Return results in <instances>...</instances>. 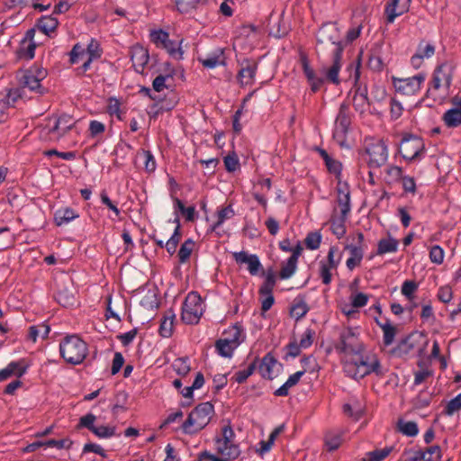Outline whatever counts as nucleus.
<instances>
[{"mask_svg": "<svg viewBox=\"0 0 461 461\" xmlns=\"http://www.w3.org/2000/svg\"><path fill=\"white\" fill-rule=\"evenodd\" d=\"M367 65L373 71L379 72L384 68V61L375 50L370 53Z\"/></svg>", "mask_w": 461, "mask_h": 461, "instance_id": "62", "label": "nucleus"}, {"mask_svg": "<svg viewBox=\"0 0 461 461\" xmlns=\"http://www.w3.org/2000/svg\"><path fill=\"white\" fill-rule=\"evenodd\" d=\"M310 307L302 297H296L291 306L290 314L295 318V321L303 319L309 312Z\"/></svg>", "mask_w": 461, "mask_h": 461, "instance_id": "34", "label": "nucleus"}, {"mask_svg": "<svg viewBox=\"0 0 461 461\" xmlns=\"http://www.w3.org/2000/svg\"><path fill=\"white\" fill-rule=\"evenodd\" d=\"M203 313V300L197 292H190L185 297L181 319L185 324H197Z\"/></svg>", "mask_w": 461, "mask_h": 461, "instance_id": "7", "label": "nucleus"}, {"mask_svg": "<svg viewBox=\"0 0 461 461\" xmlns=\"http://www.w3.org/2000/svg\"><path fill=\"white\" fill-rule=\"evenodd\" d=\"M232 257L237 264H246L248 271L251 276L258 274L260 269H263L258 257L256 254H249L247 251L234 252Z\"/></svg>", "mask_w": 461, "mask_h": 461, "instance_id": "19", "label": "nucleus"}, {"mask_svg": "<svg viewBox=\"0 0 461 461\" xmlns=\"http://www.w3.org/2000/svg\"><path fill=\"white\" fill-rule=\"evenodd\" d=\"M225 169L228 172H234L240 167V161L235 152L229 153L223 158Z\"/></svg>", "mask_w": 461, "mask_h": 461, "instance_id": "63", "label": "nucleus"}, {"mask_svg": "<svg viewBox=\"0 0 461 461\" xmlns=\"http://www.w3.org/2000/svg\"><path fill=\"white\" fill-rule=\"evenodd\" d=\"M411 0H390L384 6L386 23H393L394 20L410 10Z\"/></svg>", "mask_w": 461, "mask_h": 461, "instance_id": "18", "label": "nucleus"}, {"mask_svg": "<svg viewBox=\"0 0 461 461\" xmlns=\"http://www.w3.org/2000/svg\"><path fill=\"white\" fill-rule=\"evenodd\" d=\"M399 152L405 160L420 159L425 153L423 139L415 134L403 135L399 146Z\"/></svg>", "mask_w": 461, "mask_h": 461, "instance_id": "8", "label": "nucleus"}, {"mask_svg": "<svg viewBox=\"0 0 461 461\" xmlns=\"http://www.w3.org/2000/svg\"><path fill=\"white\" fill-rule=\"evenodd\" d=\"M188 360L189 358L187 357H183L175 359L173 362L172 367L178 375L185 376L190 372L191 367L189 366Z\"/></svg>", "mask_w": 461, "mask_h": 461, "instance_id": "51", "label": "nucleus"}, {"mask_svg": "<svg viewBox=\"0 0 461 461\" xmlns=\"http://www.w3.org/2000/svg\"><path fill=\"white\" fill-rule=\"evenodd\" d=\"M198 61L206 68L226 66V57L223 48H217L204 57H199Z\"/></svg>", "mask_w": 461, "mask_h": 461, "instance_id": "25", "label": "nucleus"}, {"mask_svg": "<svg viewBox=\"0 0 461 461\" xmlns=\"http://www.w3.org/2000/svg\"><path fill=\"white\" fill-rule=\"evenodd\" d=\"M442 120L448 128H456L461 124V111L454 105L443 114Z\"/></svg>", "mask_w": 461, "mask_h": 461, "instance_id": "36", "label": "nucleus"}, {"mask_svg": "<svg viewBox=\"0 0 461 461\" xmlns=\"http://www.w3.org/2000/svg\"><path fill=\"white\" fill-rule=\"evenodd\" d=\"M131 59L136 72L143 74L144 68L149 60V54L147 49L136 44L131 49Z\"/></svg>", "mask_w": 461, "mask_h": 461, "instance_id": "22", "label": "nucleus"}, {"mask_svg": "<svg viewBox=\"0 0 461 461\" xmlns=\"http://www.w3.org/2000/svg\"><path fill=\"white\" fill-rule=\"evenodd\" d=\"M392 450L393 447H389L367 452L366 455V458H364V461H382L390 455Z\"/></svg>", "mask_w": 461, "mask_h": 461, "instance_id": "55", "label": "nucleus"}, {"mask_svg": "<svg viewBox=\"0 0 461 461\" xmlns=\"http://www.w3.org/2000/svg\"><path fill=\"white\" fill-rule=\"evenodd\" d=\"M73 441L70 438L49 439L44 441L45 447H56L58 449H70Z\"/></svg>", "mask_w": 461, "mask_h": 461, "instance_id": "60", "label": "nucleus"}, {"mask_svg": "<svg viewBox=\"0 0 461 461\" xmlns=\"http://www.w3.org/2000/svg\"><path fill=\"white\" fill-rule=\"evenodd\" d=\"M343 368L347 375L355 380L362 379L372 373L378 376H383L384 374L376 355H364L363 352L346 360Z\"/></svg>", "mask_w": 461, "mask_h": 461, "instance_id": "1", "label": "nucleus"}, {"mask_svg": "<svg viewBox=\"0 0 461 461\" xmlns=\"http://www.w3.org/2000/svg\"><path fill=\"white\" fill-rule=\"evenodd\" d=\"M177 10L181 14H189L196 10L199 5H204L208 0H175Z\"/></svg>", "mask_w": 461, "mask_h": 461, "instance_id": "37", "label": "nucleus"}, {"mask_svg": "<svg viewBox=\"0 0 461 461\" xmlns=\"http://www.w3.org/2000/svg\"><path fill=\"white\" fill-rule=\"evenodd\" d=\"M242 329L240 326L233 325L230 327L228 330H224L223 335L225 336V339L230 341L231 344L235 345L236 347H239V345L241 343V334H242Z\"/></svg>", "mask_w": 461, "mask_h": 461, "instance_id": "49", "label": "nucleus"}, {"mask_svg": "<svg viewBox=\"0 0 461 461\" xmlns=\"http://www.w3.org/2000/svg\"><path fill=\"white\" fill-rule=\"evenodd\" d=\"M177 102V96L175 94H172L170 97L159 100L157 104L153 105V107L157 108L156 113L169 112L175 108Z\"/></svg>", "mask_w": 461, "mask_h": 461, "instance_id": "48", "label": "nucleus"}, {"mask_svg": "<svg viewBox=\"0 0 461 461\" xmlns=\"http://www.w3.org/2000/svg\"><path fill=\"white\" fill-rule=\"evenodd\" d=\"M321 242V235L318 231L309 232L304 240V243L307 249L315 250L319 249Z\"/></svg>", "mask_w": 461, "mask_h": 461, "instance_id": "59", "label": "nucleus"}, {"mask_svg": "<svg viewBox=\"0 0 461 461\" xmlns=\"http://www.w3.org/2000/svg\"><path fill=\"white\" fill-rule=\"evenodd\" d=\"M456 68V64L452 60L438 64L433 70L428 95H433L434 99H436L434 94L437 91L442 90L444 95H447L452 86Z\"/></svg>", "mask_w": 461, "mask_h": 461, "instance_id": "3", "label": "nucleus"}, {"mask_svg": "<svg viewBox=\"0 0 461 461\" xmlns=\"http://www.w3.org/2000/svg\"><path fill=\"white\" fill-rule=\"evenodd\" d=\"M257 363L258 359L256 358L247 366V368L236 372L231 379L238 384H243L255 372L257 368Z\"/></svg>", "mask_w": 461, "mask_h": 461, "instance_id": "50", "label": "nucleus"}, {"mask_svg": "<svg viewBox=\"0 0 461 461\" xmlns=\"http://www.w3.org/2000/svg\"><path fill=\"white\" fill-rule=\"evenodd\" d=\"M359 71L358 68L356 70L355 85L351 89L350 93H353L352 104L356 112L360 114L365 113L370 105V100L368 98L367 86L366 85H359Z\"/></svg>", "mask_w": 461, "mask_h": 461, "instance_id": "13", "label": "nucleus"}, {"mask_svg": "<svg viewBox=\"0 0 461 461\" xmlns=\"http://www.w3.org/2000/svg\"><path fill=\"white\" fill-rule=\"evenodd\" d=\"M425 80V75L420 73L411 77L398 78L393 80L396 90L406 95H413L420 89Z\"/></svg>", "mask_w": 461, "mask_h": 461, "instance_id": "15", "label": "nucleus"}, {"mask_svg": "<svg viewBox=\"0 0 461 461\" xmlns=\"http://www.w3.org/2000/svg\"><path fill=\"white\" fill-rule=\"evenodd\" d=\"M182 41L183 40L177 42L175 41H171L168 38L164 46L162 47V49H165L167 51V53L175 59H182L184 54V51L182 50L181 48Z\"/></svg>", "mask_w": 461, "mask_h": 461, "instance_id": "44", "label": "nucleus"}, {"mask_svg": "<svg viewBox=\"0 0 461 461\" xmlns=\"http://www.w3.org/2000/svg\"><path fill=\"white\" fill-rule=\"evenodd\" d=\"M50 331V327L42 322L39 325H32L29 328L28 339L35 342L37 338L41 336L42 339H46Z\"/></svg>", "mask_w": 461, "mask_h": 461, "instance_id": "40", "label": "nucleus"}, {"mask_svg": "<svg viewBox=\"0 0 461 461\" xmlns=\"http://www.w3.org/2000/svg\"><path fill=\"white\" fill-rule=\"evenodd\" d=\"M335 348L338 352L352 355L353 357L362 353L365 347L353 329L348 328L340 332L339 342L336 344Z\"/></svg>", "mask_w": 461, "mask_h": 461, "instance_id": "10", "label": "nucleus"}, {"mask_svg": "<svg viewBox=\"0 0 461 461\" xmlns=\"http://www.w3.org/2000/svg\"><path fill=\"white\" fill-rule=\"evenodd\" d=\"M240 68L237 74V80L240 86L252 85L258 70V64L251 59H244L239 62Z\"/></svg>", "mask_w": 461, "mask_h": 461, "instance_id": "17", "label": "nucleus"}, {"mask_svg": "<svg viewBox=\"0 0 461 461\" xmlns=\"http://www.w3.org/2000/svg\"><path fill=\"white\" fill-rule=\"evenodd\" d=\"M342 411L346 416L356 421L359 420L364 414V407L357 400H353L351 403H344Z\"/></svg>", "mask_w": 461, "mask_h": 461, "instance_id": "32", "label": "nucleus"}, {"mask_svg": "<svg viewBox=\"0 0 461 461\" xmlns=\"http://www.w3.org/2000/svg\"><path fill=\"white\" fill-rule=\"evenodd\" d=\"M348 217H344L343 215H340L338 218H333L330 220V229L332 233L338 238L341 239L345 236L347 229L345 222L347 221Z\"/></svg>", "mask_w": 461, "mask_h": 461, "instance_id": "46", "label": "nucleus"}, {"mask_svg": "<svg viewBox=\"0 0 461 461\" xmlns=\"http://www.w3.org/2000/svg\"><path fill=\"white\" fill-rule=\"evenodd\" d=\"M398 247L399 241L389 235L388 238L381 239L378 241L376 255L382 256L386 253H394L398 250Z\"/></svg>", "mask_w": 461, "mask_h": 461, "instance_id": "31", "label": "nucleus"}, {"mask_svg": "<svg viewBox=\"0 0 461 461\" xmlns=\"http://www.w3.org/2000/svg\"><path fill=\"white\" fill-rule=\"evenodd\" d=\"M421 454H424V458L421 461H439L442 454L438 446H431L425 449H421Z\"/></svg>", "mask_w": 461, "mask_h": 461, "instance_id": "57", "label": "nucleus"}, {"mask_svg": "<svg viewBox=\"0 0 461 461\" xmlns=\"http://www.w3.org/2000/svg\"><path fill=\"white\" fill-rule=\"evenodd\" d=\"M342 443V436L339 433L329 432L325 436V445L329 451L338 449Z\"/></svg>", "mask_w": 461, "mask_h": 461, "instance_id": "53", "label": "nucleus"}, {"mask_svg": "<svg viewBox=\"0 0 461 461\" xmlns=\"http://www.w3.org/2000/svg\"><path fill=\"white\" fill-rule=\"evenodd\" d=\"M79 215L73 209L69 207L60 208L54 213V221L58 226L68 224L74 219L78 218Z\"/></svg>", "mask_w": 461, "mask_h": 461, "instance_id": "30", "label": "nucleus"}, {"mask_svg": "<svg viewBox=\"0 0 461 461\" xmlns=\"http://www.w3.org/2000/svg\"><path fill=\"white\" fill-rule=\"evenodd\" d=\"M338 198L337 202L340 207V213L344 217H348L350 212V192L348 183H341L339 181L337 185Z\"/></svg>", "mask_w": 461, "mask_h": 461, "instance_id": "26", "label": "nucleus"}, {"mask_svg": "<svg viewBox=\"0 0 461 461\" xmlns=\"http://www.w3.org/2000/svg\"><path fill=\"white\" fill-rule=\"evenodd\" d=\"M399 430L405 436L414 437L418 434L419 429L415 421H400Z\"/></svg>", "mask_w": 461, "mask_h": 461, "instance_id": "58", "label": "nucleus"}, {"mask_svg": "<svg viewBox=\"0 0 461 461\" xmlns=\"http://www.w3.org/2000/svg\"><path fill=\"white\" fill-rule=\"evenodd\" d=\"M365 158L369 168H379L388 159V149L383 140L368 144L365 149Z\"/></svg>", "mask_w": 461, "mask_h": 461, "instance_id": "11", "label": "nucleus"}, {"mask_svg": "<svg viewBox=\"0 0 461 461\" xmlns=\"http://www.w3.org/2000/svg\"><path fill=\"white\" fill-rule=\"evenodd\" d=\"M350 124L351 117L349 103L343 102L340 104L339 113L336 116L334 136L336 138L344 139L348 131Z\"/></svg>", "mask_w": 461, "mask_h": 461, "instance_id": "16", "label": "nucleus"}, {"mask_svg": "<svg viewBox=\"0 0 461 461\" xmlns=\"http://www.w3.org/2000/svg\"><path fill=\"white\" fill-rule=\"evenodd\" d=\"M55 299L63 307L72 306L76 302L74 294L68 288L59 290L55 294Z\"/></svg>", "mask_w": 461, "mask_h": 461, "instance_id": "43", "label": "nucleus"}, {"mask_svg": "<svg viewBox=\"0 0 461 461\" xmlns=\"http://www.w3.org/2000/svg\"><path fill=\"white\" fill-rule=\"evenodd\" d=\"M58 25V19L53 17L52 15L42 16L37 22L38 29L46 35H49L50 32H54L57 29Z\"/></svg>", "mask_w": 461, "mask_h": 461, "instance_id": "39", "label": "nucleus"}, {"mask_svg": "<svg viewBox=\"0 0 461 461\" xmlns=\"http://www.w3.org/2000/svg\"><path fill=\"white\" fill-rule=\"evenodd\" d=\"M375 321L377 326L383 330L384 345L386 347L392 345L396 335V328L391 324L388 319H386L385 322L379 321L377 318H375Z\"/></svg>", "mask_w": 461, "mask_h": 461, "instance_id": "33", "label": "nucleus"}, {"mask_svg": "<svg viewBox=\"0 0 461 461\" xmlns=\"http://www.w3.org/2000/svg\"><path fill=\"white\" fill-rule=\"evenodd\" d=\"M59 354L67 364L77 366L88 355L87 343L77 334H67L59 341Z\"/></svg>", "mask_w": 461, "mask_h": 461, "instance_id": "2", "label": "nucleus"}, {"mask_svg": "<svg viewBox=\"0 0 461 461\" xmlns=\"http://www.w3.org/2000/svg\"><path fill=\"white\" fill-rule=\"evenodd\" d=\"M213 414L214 407L210 402L199 403L183 423V431L186 434L199 432L209 424Z\"/></svg>", "mask_w": 461, "mask_h": 461, "instance_id": "5", "label": "nucleus"}, {"mask_svg": "<svg viewBox=\"0 0 461 461\" xmlns=\"http://www.w3.org/2000/svg\"><path fill=\"white\" fill-rule=\"evenodd\" d=\"M235 433L230 424L225 425L221 429L220 437L215 438V447L218 454L228 453L230 447H235L237 450V457L240 454V447L234 443Z\"/></svg>", "mask_w": 461, "mask_h": 461, "instance_id": "14", "label": "nucleus"}, {"mask_svg": "<svg viewBox=\"0 0 461 461\" xmlns=\"http://www.w3.org/2000/svg\"><path fill=\"white\" fill-rule=\"evenodd\" d=\"M169 37L168 32L159 30H152L149 33L150 41L158 48H162Z\"/></svg>", "mask_w": 461, "mask_h": 461, "instance_id": "56", "label": "nucleus"}, {"mask_svg": "<svg viewBox=\"0 0 461 461\" xmlns=\"http://www.w3.org/2000/svg\"><path fill=\"white\" fill-rule=\"evenodd\" d=\"M235 345L231 344L227 339H219L215 342V348L217 353L223 357H231L234 350L237 348Z\"/></svg>", "mask_w": 461, "mask_h": 461, "instance_id": "42", "label": "nucleus"}, {"mask_svg": "<svg viewBox=\"0 0 461 461\" xmlns=\"http://www.w3.org/2000/svg\"><path fill=\"white\" fill-rule=\"evenodd\" d=\"M221 457L216 456L210 452L204 450L198 455V461L210 460V461H232L237 458V450L235 447H230L228 453L220 454Z\"/></svg>", "mask_w": 461, "mask_h": 461, "instance_id": "35", "label": "nucleus"}, {"mask_svg": "<svg viewBox=\"0 0 461 461\" xmlns=\"http://www.w3.org/2000/svg\"><path fill=\"white\" fill-rule=\"evenodd\" d=\"M138 157H140L144 160V169L147 173H153L157 168L156 159L149 150L140 149L137 153Z\"/></svg>", "mask_w": 461, "mask_h": 461, "instance_id": "47", "label": "nucleus"}, {"mask_svg": "<svg viewBox=\"0 0 461 461\" xmlns=\"http://www.w3.org/2000/svg\"><path fill=\"white\" fill-rule=\"evenodd\" d=\"M461 410V393L451 399L446 405L443 413L447 416H452L455 412Z\"/></svg>", "mask_w": 461, "mask_h": 461, "instance_id": "61", "label": "nucleus"}, {"mask_svg": "<svg viewBox=\"0 0 461 461\" xmlns=\"http://www.w3.org/2000/svg\"><path fill=\"white\" fill-rule=\"evenodd\" d=\"M355 244H348L345 246V249L350 253V258H354L357 260H362L364 257L366 244L365 243V236L362 232L358 231L356 237Z\"/></svg>", "mask_w": 461, "mask_h": 461, "instance_id": "27", "label": "nucleus"}, {"mask_svg": "<svg viewBox=\"0 0 461 461\" xmlns=\"http://www.w3.org/2000/svg\"><path fill=\"white\" fill-rule=\"evenodd\" d=\"M276 363L277 360L271 353L266 354L258 366L260 375L265 379L273 380V367Z\"/></svg>", "mask_w": 461, "mask_h": 461, "instance_id": "28", "label": "nucleus"}, {"mask_svg": "<svg viewBox=\"0 0 461 461\" xmlns=\"http://www.w3.org/2000/svg\"><path fill=\"white\" fill-rule=\"evenodd\" d=\"M194 246L195 242L191 238L184 241V243L180 246L177 254L180 264H185L189 260Z\"/></svg>", "mask_w": 461, "mask_h": 461, "instance_id": "41", "label": "nucleus"}, {"mask_svg": "<svg viewBox=\"0 0 461 461\" xmlns=\"http://www.w3.org/2000/svg\"><path fill=\"white\" fill-rule=\"evenodd\" d=\"M331 44L332 51H336L338 48H341V53L345 49V43L341 39L340 31L336 23H327L322 24L317 33V45L325 49V45Z\"/></svg>", "mask_w": 461, "mask_h": 461, "instance_id": "9", "label": "nucleus"}, {"mask_svg": "<svg viewBox=\"0 0 461 461\" xmlns=\"http://www.w3.org/2000/svg\"><path fill=\"white\" fill-rule=\"evenodd\" d=\"M429 342V340L424 332L415 330L402 339L396 347L392 349V354L398 357H403L411 352H416L419 357H423Z\"/></svg>", "mask_w": 461, "mask_h": 461, "instance_id": "4", "label": "nucleus"}, {"mask_svg": "<svg viewBox=\"0 0 461 461\" xmlns=\"http://www.w3.org/2000/svg\"><path fill=\"white\" fill-rule=\"evenodd\" d=\"M176 314L172 309H169L161 321L158 332L163 338H169L173 333L174 320Z\"/></svg>", "mask_w": 461, "mask_h": 461, "instance_id": "29", "label": "nucleus"}, {"mask_svg": "<svg viewBox=\"0 0 461 461\" xmlns=\"http://www.w3.org/2000/svg\"><path fill=\"white\" fill-rule=\"evenodd\" d=\"M86 53L88 54V59H98L103 55V49L101 48V45L99 41L94 38H92L87 44L86 47Z\"/></svg>", "mask_w": 461, "mask_h": 461, "instance_id": "54", "label": "nucleus"}, {"mask_svg": "<svg viewBox=\"0 0 461 461\" xmlns=\"http://www.w3.org/2000/svg\"><path fill=\"white\" fill-rule=\"evenodd\" d=\"M276 285V275L272 269L267 273L266 279L258 289V294H271Z\"/></svg>", "mask_w": 461, "mask_h": 461, "instance_id": "52", "label": "nucleus"}, {"mask_svg": "<svg viewBox=\"0 0 461 461\" xmlns=\"http://www.w3.org/2000/svg\"><path fill=\"white\" fill-rule=\"evenodd\" d=\"M75 122L72 116L63 113L55 119L54 125L50 129L49 132L59 140L74 127Z\"/></svg>", "mask_w": 461, "mask_h": 461, "instance_id": "23", "label": "nucleus"}, {"mask_svg": "<svg viewBox=\"0 0 461 461\" xmlns=\"http://www.w3.org/2000/svg\"><path fill=\"white\" fill-rule=\"evenodd\" d=\"M424 458V454H421V449H405L402 453V461H421Z\"/></svg>", "mask_w": 461, "mask_h": 461, "instance_id": "64", "label": "nucleus"}, {"mask_svg": "<svg viewBox=\"0 0 461 461\" xmlns=\"http://www.w3.org/2000/svg\"><path fill=\"white\" fill-rule=\"evenodd\" d=\"M48 75L47 69L41 65H33L30 68L21 70L17 73V78L23 87H27L31 91L43 94V87L41 82L46 78Z\"/></svg>", "mask_w": 461, "mask_h": 461, "instance_id": "6", "label": "nucleus"}, {"mask_svg": "<svg viewBox=\"0 0 461 461\" xmlns=\"http://www.w3.org/2000/svg\"><path fill=\"white\" fill-rule=\"evenodd\" d=\"M300 62L311 90L313 93L318 92L324 84L325 79L316 75L314 69L310 66V62L306 55H301Z\"/></svg>", "mask_w": 461, "mask_h": 461, "instance_id": "20", "label": "nucleus"}, {"mask_svg": "<svg viewBox=\"0 0 461 461\" xmlns=\"http://www.w3.org/2000/svg\"><path fill=\"white\" fill-rule=\"evenodd\" d=\"M234 215L235 212L231 204L220 208L216 213L217 221L211 226V231H216V230L221 226L226 220L231 219Z\"/></svg>", "mask_w": 461, "mask_h": 461, "instance_id": "38", "label": "nucleus"}, {"mask_svg": "<svg viewBox=\"0 0 461 461\" xmlns=\"http://www.w3.org/2000/svg\"><path fill=\"white\" fill-rule=\"evenodd\" d=\"M342 54L340 47L336 51H332V65L329 68H323L324 79L335 86L340 84L339 74L341 69Z\"/></svg>", "mask_w": 461, "mask_h": 461, "instance_id": "21", "label": "nucleus"}, {"mask_svg": "<svg viewBox=\"0 0 461 461\" xmlns=\"http://www.w3.org/2000/svg\"><path fill=\"white\" fill-rule=\"evenodd\" d=\"M435 54V46L425 41H420L416 52L411 58V64L414 68H419L424 59H429Z\"/></svg>", "mask_w": 461, "mask_h": 461, "instance_id": "24", "label": "nucleus"}, {"mask_svg": "<svg viewBox=\"0 0 461 461\" xmlns=\"http://www.w3.org/2000/svg\"><path fill=\"white\" fill-rule=\"evenodd\" d=\"M297 263L298 261L291 258L283 262L279 272V278L282 280L290 278L297 269Z\"/></svg>", "mask_w": 461, "mask_h": 461, "instance_id": "45", "label": "nucleus"}, {"mask_svg": "<svg viewBox=\"0 0 461 461\" xmlns=\"http://www.w3.org/2000/svg\"><path fill=\"white\" fill-rule=\"evenodd\" d=\"M96 420L95 415L93 413H87L79 419L77 425V429H80L86 428L93 432L99 438H108L116 436V428L110 426H95V421Z\"/></svg>", "mask_w": 461, "mask_h": 461, "instance_id": "12", "label": "nucleus"}]
</instances>
